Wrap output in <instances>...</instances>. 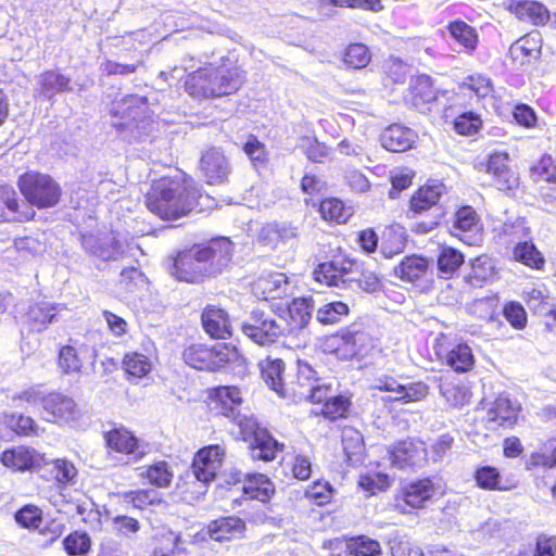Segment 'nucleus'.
I'll return each mask as SVG.
<instances>
[{"label": "nucleus", "mask_w": 556, "mask_h": 556, "mask_svg": "<svg viewBox=\"0 0 556 556\" xmlns=\"http://www.w3.org/2000/svg\"><path fill=\"white\" fill-rule=\"evenodd\" d=\"M245 523L238 517H224L212 521L207 532L212 540L217 542L239 539L243 535Z\"/></svg>", "instance_id": "bb28decb"}, {"label": "nucleus", "mask_w": 556, "mask_h": 556, "mask_svg": "<svg viewBox=\"0 0 556 556\" xmlns=\"http://www.w3.org/2000/svg\"><path fill=\"white\" fill-rule=\"evenodd\" d=\"M230 420L239 427L242 439L251 442L250 448L253 459L273 460L282 447V444H279L267 429L261 427L252 416L240 412L238 418H231Z\"/></svg>", "instance_id": "20e7f679"}, {"label": "nucleus", "mask_w": 556, "mask_h": 556, "mask_svg": "<svg viewBox=\"0 0 556 556\" xmlns=\"http://www.w3.org/2000/svg\"><path fill=\"white\" fill-rule=\"evenodd\" d=\"M495 275V264L493 260L483 254L477 256L471 262V270L467 276L470 285L479 287L484 282L491 280Z\"/></svg>", "instance_id": "c9c22d12"}, {"label": "nucleus", "mask_w": 556, "mask_h": 556, "mask_svg": "<svg viewBox=\"0 0 556 556\" xmlns=\"http://www.w3.org/2000/svg\"><path fill=\"white\" fill-rule=\"evenodd\" d=\"M53 472L60 484L66 485L75 482L77 469L73 463L66 459H55L53 462Z\"/></svg>", "instance_id": "6e6d98bb"}, {"label": "nucleus", "mask_w": 556, "mask_h": 556, "mask_svg": "<svg viewBox=\"0 0 556 556\" xmlns=\"http://www.w3.org/2000/svg\"><path fill=\"white\" fill-rule=\"evenodd\" d=\"M504 316L516 329H523L527 325V314L519 303H508L504 307Z\"/></svg>", "instance_id": "0e129e2a"}, {"label": "nucleus", "mask_w": 556, "mask_h": 556, "mask_svg": "<svg viewBox=\"0 0 556 556\" xmlns=\"http://www.w3.org/2000/svg\"><path fill=\"white\" fill-rule=\"evenodd\" d=\"M529 38H521L514 42L509 48V56L519 64H525L526 60L532 55L534 48L529 47Z\"/></svg>", "instance_id": "774afa93"}, {"label": "nucleus", "mask_w": 556, "mask_h": 556, "mask_svg": "<svg viewBox=\"0 0 556 556\" xmlns=\"http://www.w3.org/2000/svg\"><path fill=\"white\" fill-rule=\"evenodd\" d=\"M389 459L397 469L415 470L427 462V450L421 441L405 440L389 451Z\"/></svg>", "instance_id": "1a4fd4ad"}, {"label": "nucleus", "mask_w": 556, "mask_h": 556, "mask_svg": "<svg viewBox=\"0 0 556 556\" xmlns=\"http://www.w3.org/2000/svg\"><path fill=\"white\" fill-rule=\"evenodd\" d=\"M481 118L473 112L460 114L454 121V129L459 135L469 136L476 134L481 126Z\"/></svg>", "instance_id": "603ef678"}, {"label": "nucleus", "mask_w": 556, "mask_h": 556, "mask_svg": "<svg viewBox=\"0 0 556 556\" xmlns=\"http://www.w3.org/2000/svg\"><path fill=\"white\" fill-rule=\"evenodd\" d=\"M293 392L299 399H304L312 403H326L327 400L331 396L330 388L325 383H320L319 381L312 389H308V391L293 390Z\"/></svg>", "instance_id": "bf43d9fd"}, {"label": "nucleus", "mask_w": 556, "mask_h": 556, "mask_svg": "<svg viewBox=\"0 0 556 556\" xmlns=\"http://www.w3.org/2000/svg\"><path fill=\"white\" fill-rule=\"evenodd\" d=\"M444 186L442 184H435L430 186L421 187L410 199V208L415 213H422L427 210L435 207V211H441L437 207V204L443 194Z\"/></svg>", "instance_id": "7c9ffc66"}, {"label": "nucleus", "mask_w": 556, "mask_h": 556, "mask_svg": "<svg viewBox=\"0 0 556 556\" xmlns=\"http://www.w3.org/2000/svg\"><path fill=\"white\" fill-rule=\"evenodd\" d=\"M140 470V477L147 479L150 484L157 488L169 486L174 478V471L165 460H159L147 467H141Z\"/></svg>", "instance_id": "72a5a7b5"}, {"label": "nucleus", "mask_w": 556, "mask_h": 556, "mask_svg": "<svg viewBox=\"0 0 556 556\" xmlns=\"http://www.w3.org/2000/svg\"><path fill=\"white\" fill-rule=\"evenodd\" d=\"M509 155L507 152H494L490 154L486 162V173L493 177L494 185L498 190L509 191L518 186V176L508 165Z\"/></svg>", "instance_id": "4468645a"}, {"label": "nucleus", "mask_w": 556, "mask_h": 556, "mask_svg": "<svg viewBox=\"0 0 556 556\" xmlns=\"http://www.w3.org/2000/svg\"><path fill=\"white\" fill-rule=\"evenodd\" d=\"M428 268L426 258L417 255L405 257L395 268V275L402 280L414 282L421 278Z\"/></svg>", "instance_id": "f704fd0d"}, {"label": "nucleus", "mask_w": 556, "mask_h": 556, "mask_svg": "<svg viewBox=\"0 0 556 556\" xmlns=\"http://www.w3.org/2000/svg\"><path fill=\"white\" fill-rule=\"evenodd\" d=\"M479 218L470 206L459 208L454 217L453 228L460 232H471L479 229Z\"/></svg>", "instance_id": "8fccbe9b"}, {"label": "nucleus", "mask_w": 556, "mask_h": 556, "mask_svg": "<svg viewBox=\"0 0 556 556\" xmlns=\"http://www.w3.org/2000/svg\"><path fill=\"white\" fill-rule=\"evenodd\" d=\"M319 380L316 378V371L306 362H298L296 390L312 389Z\"/></svg>", "instance_id": "052dcab7"}, {"label": "nucleus", "mask_w": 556, "mask_h": 556, "mask_svg": "<svg viewBox=\"0 0 556 556\" xmlns=\"http://www.w3.org/2000/svg\"><path fill=\"white\" fill-rule=\"evenodd\" d=\"M257 296L264 300L281 299L290 292V281L283 273H269L257 278L253 286Z\"/></svg>", "instance_id": "f3484780"}, {"label": "nucleus", "mask_w": 556, "mask_h": 556, "mask_svg": "<svg viewBox=\"0 0 556 556\" xmlns=\"http://www.w3.org/2000/svg\"><path fill=\"white\" fill-rule=\"evenodd\" d=\"M244 79L243 71L238 67L210 65L189 74L185 87L197 98L223 97L236 92Z\"/></svg>", "instance_id": "7ed1b4c3"}, {"label": "nucleus", "mask_w": 556, "mask_h": 556, "mask_svg": "<svg viewBox=\"0 0 556 556\" xmlns=\"http://www.w3.org/2000/svg\"><path fill=\"white\" fill-rule=\"evenodd\" d=\"M15 519L24 528H38L41 522V513L35 506H25L16 513Z\"/></svg>", "instance_id": "69168bd1"}, {"label": "nucleus", "mask_w": 556, "mask_h": 556, "mask_svg": "<svg viewBox=\"0 0 556 556\" xmlns=\"http://www.w3.org/2000/svg\"><path fill=\"white\" fill-rule=\"evenodd\" d=\"M202 325L207 334L215 339H227L231 336V326L228 314L214 305L204 308L202 315Z\"/></svg>", "instance_id": "aec40b11"}, {"label": "nucleus", "mask_w": 556, "mask_h": 556, "mask_svg": "<svg viewBox=\"0 0 556 556\" xmlns=\"http://www.w3.org/2000/svg\"><path fill=\"white\" fill-rule=\"evenodd\" d=\"M520 406L505 396H498L488 410V422L503 428H511L518 417Z\"/></svg>", "instance_id": "a878e982"}, {"label": "nucleus", "mask_w": 556, "mask_h": 556, "mask_svg": "<svg viewBox=\"0 0 556 556\" xmlns=\"http://www.w3.org/2000/svg\"><path fill=\"white\" fill-rule=\"evenodd\" d=\"M354 266L355 262L353 260L340 257L320 263L313 274L318 282L340 287L351 285V278H344V276L353 273Z\"/></svg>", "instance_id": "ddd939ff"}, {"label": "nucleus", "mask_w": 556, "mask_h": 556, "mask_svg": "<svg viewBox=\"0 0 556 556\" xmlns=\"http://www.w3.org/2000/svg\"><path fill=\"white\" fill-rule=\"evenodd\" d=\"M243 151L252 161L254 166L265 164L267 161V152L265 146L255 137L250 136L243 146Z\"/></svg>", "instance_id": "13d9d810"}, {"label": "nucleus", "mask_w": 556, "mask_h": 556, "mask_svg": "<svg viewBox=\"0 0 556 556\" xmlns=\"http://www.w3.org/2000/svg\"><path fill=\"white\" fill-rule=\"evenodd\" d=\"M319 212L325 219L334 220L339 224L346 223L351 216V210L345 207L343 202L337 198L323 200Z\"/></svg>", "instance_id": "a19ab883"}, {"label": "nucleus", "mask_w": 556, "mask_h": 556, "mask_svg": "<svg viewBox=\"0 0 556 556\" xmlns=\"http://www.w3.org/2000/svg\"><path fill=\"white\" fill-rule=\"evenodd\" d=\"M389 549L392 556H425L422 551L412 545V543L399 534L388 541Z\"/></svg>", "instance_id": "864d4df0"}, {"label": "nucleus", "mask_w": 556, "mask_h": 556, "mask_svg": "<svg viewBox=\"0 0 556 556\" xmlns=\"http://www.w3.org/2000/svg\"><path fill=\"white\" fill-rule=\"evenodd\" d=\"M475 480L479 488L489 491H504L508 488L502 484V477L495 467L483 466L476 470Z\"/></svg>", "instance_id": "79ce46f5"}, {"label": "nucleus", "mask_w": 556, "mask_h": 556, "mask_svg": "<svg viewBox=\"0 0 556 556\" xmlns=\"http://www.w3.org/2000/svg\"><path fill=\"white\" fill-rule=\"evenodd\" d=\"M42 407L50 416L49 420L58 424L75 421L79 417V409L75 401L62 393L53 392L42 399Z\"/></svg>", "instance_id": "f8f14e48"}, {"label": "nucleus", "mask_w": 556, "mask_h": 556, "mask_svg": "<svg viewBox=\"0 0 556 556\" xmlns=\"http://www.w3.org/2000/svg\"><path fill=\"white\" fill-rule=\"evenodd\" d=\"M63 544L70 555H83L88 552L90 540L86 533L74 532L64 539Z\"/></svg>", "instance_id": "5fc2aeb1"}, {"label": "nucleus", "mask_w": 556, "mask_h": 556, "mask_svg": "<svg viewBox=\"0 0 556 556\" xmlns=\"http://www.w3.org/2000/svg\"><path fill=\"white\" fill-rule=\"evenodd\" d=\"M350 403L349 400L342 395H331L324 404V414L330 418L343 416L348 410Z\"/></svg>", "instance_id": "338daca9"}, {"label": "nucleus", "mask_w": 556, "mask_h": 556, "mask_svg": "<svg viewBox=\"0 0 556 556\" xmlns=\"http://www.w3.org/2000/svg\"><path fill=\"white\" fill-rule=\"evenodd\" d=\"M242 333L258 345H268L286 334V327L270 312L254 309L241 323Z\"/></svg>", "instance_id": "423d86ee"}, {"label": "nucleus", "mask_w": 556, "mask_h": 556, "mask_svg": "<svg viewBox=\"0 0 556 556\" xmlns=\"http://www.w3.org/2000/svg\"><path fill=\"white\" fill-rule=\"evenodd\" d=\"M40 86L39 92L51 99L59 92L72 90L71 79L55 71H46L37 77Z\"/></svg>", "instance_id": "473e14b6"}, {"label": "nucleus", "mask_w": 556, "mask_h": 556, "mask_svg": "<svg viewBox=\"0 0 556 556\" xmlns=\"http://www.w3.org/2000/svg\"><path fill=\"white\" fill-rule=\"evenodd\" d=\"M332 489L328 482H315L305 491V496L318 506L328 503L331 498Z\"/></svg>", "instance_id": "e2e57ef3"}, {"label": "nucleus", "mask_w": 556, "mask_h": 556, "mask_svg": "<svg viewBox=\"0 0 556 556\" xmlns=\"http://www.w3.org/2000/svg\"><path fill=\"white\" fill-rule=\"evenodd\" d=\"M231 242L227 238L213 239L180 252L170 274L181 281L199 282L205 276L220 274L231 261Z\"/></svg>", "instance_id": "f257e3e1"}, {"label": "nucleus", "mask_w": 556, "mask_h": 556, "mask_svg": "<svg viewBox=\"0 0 556 556\" xmlns=\"http://www.w3.org/2000/svg\"><path fill=\"white\" fill-rule=\"evenodd\" d=\"M440 393L453 407L464 406L469 401L467 390L453 382H442L440 384Z\"/></svg>", "instance_id": "3c124183"}, {"label": "nucleus", "mask_w": 556, "mask_h": 556, "mask_svg": "<svg viewBox=\"0 0 556 556\" xmlns=\"http://www.w3.org/2000/svg\"><path fill=\"white\" fill-rule=\"evenodd\" d=\"M534 181L544 180L556 186V161L551 155H544L531 169Z\"/></svg>", "instance_id": "49530a36"}, {"label": "nucleus", "mask_w": 556, "mask_h": 556, "mask_svg": "<svg viewBox=\"0 0 556 556\" xmlns=\"http://www.w3.org/2000/svg\"><path fill=\"white\" fill-rule=\"evenodd\" d=\"M464 263V255L456 249L443 247L438 255V268L442 275L451 277Z\"/></svg>", "instance_id": "37998d69"}, {"label": "nucleus", "mask_w": 556, "mask_h": 556, "mask_svg": "<svg viewBox=\"0 0 556 556\" xmlns=\"http://www.w3.org/2000/svg\"><path fill=\"white\" fill-rule=\"evenodd\" d=\"M428 395V386L424 382H413L402 384L400 401L403 403L416 402L425 399Z\"/></svg>", "instance_id": "680f3d73"}, {"label": "nucleus", "mask_w": 556, "mask_h": 556, "mask_svg": "<svg viewBox=\"0 0 556 556\" xmlns=\"http://www.w3.org/2000/svg\"><path fill=\"white\" fill-rule=\"evenodd\" d=\"M226 451L222 445H208L200 450L192 463V475L203 484L212 482L219 471Z\"/></svg>", "instance_id": "6e6552de"}, {"label": "nucleus", "mask_w": 556, "mask_h": 556, "mask_svg": "<svg viewBox=\"0 0 556 556\" xmlns=\"http://www.w3.org/2000/svg\"><path fill=\"white\" fill-rule=\"evenodd\" d=\"M448 31L466 50L472 51L477 47L478 35L476 29L463 21H455L448 25Z\"/></svg>", "instance_id": "58836bf2"}, {"label": "nucleus", "mask_w": 556, "mask_h": 556, "mask_svg": "<svg viewBox=\"0 0 556 556\" xmlns=\"http://www.w3.org/2000/svg\"><path fill=\"white\" fill-rule=\"evenodd\" d=\"M123 367L128 375L141 378L151 370V363L146 355L134 352L125 355Z\"/></svg>", "instance_id": "09e8293b"}, {"label": "nucleus", "mask_w": 556, "mask_h": 556, "mask_svg": "<svg viewBox=\"0 0 556 556\" xmlns=\"http://www.w3.org/2000/svg\"><path fill=\"white\" fill-rule=\"evenodd\" d=\"M417 134L405 126L393 124L381 134L380 141L384 149L391 152H403L413 147Z\"/></svg>", "instance_id": "6ab92c4d"}, {"label": "nucleus", "mask_w": 556, "mask_h": 556, "mask_svg": "<svg viewBox=\"0 0 556 556\" xmlns=\"http://www.w3.org/2000/svg\"><path fill=\"white\" fill-rule=\"evenodd\" d=\"M200 197L194 181L184 174L162 177L147 194L146 203L150 212L162 219H177L187 215Z\"/></svg>", "instance_id": "f03ea898"}, {"label": "nucleus", "mask_w": 556, "mask_h": 556, "mask_svg": "<svg viewBox=\"0 0 556 556\" xmlns=\"http://www.w3.org/2000/svg\"><path fill=\"white\" fill-rule=\"evenodd\" d=\"M515 12L520 20H528L534 25H544L549 20V12L546 7L535 1L518 2Z\"/></svg>", "instance_id": "e433bc0d"}, {"label": "nucleus", "mask_w": 556, "mask_h": 556, "mask_svg": "<svg viewBox=\"0 0 556 556\" xmlns=\"http://www.w3.org/2000/svg\"><path fill=\"white\" fill-rule=\"evenodd\" d=\"M341 339L351 356H364L375 346L374 338L358 325L346 328L342 332Z\"/></svg>", "instance_id": "b1692460"}, {"label": "nucleus", "mask_w": 556, "mask_h": 556, "mask_svg": "<svg viewBox=\"0 0 556 556\" xmlns=\"http://www.w3.org/2000/svg\"><path fill=\"white\" fill-rule=\"evenodd\" d=\"M61 308L60 304L40 302L29 306L27 312V323L33 331L41 332L49 324L55 321L56 312Z\"/></svg>", "instance_id": "cd10ccee"}, {"label": "nucleus", "mask_w": 556, "mask_h": 556, "mask_svg": "<svg viewBox=\"0 0 556 556\" xmlns=\"http://www.w3.org/2000/svg\"><path fill=\"white\" fill-rule=\"evenodd\" d=\"M214 409L229 419L238 418L242 404L241 392L237 387H218L213 390Z\"/></svg>", "instance_id": "412c9836"}, {"label": "nucleus", "mask_w": 556, "mask_h": 556, "mask_svg": "<svg viewBox=\"0 0 556 556\" xmlns=\"http://www.w3.org/2000/svg\"><path fill=\"white\" fill-rule=\"evenodd\" d=\"M242 479H244L242 490L248 498L266 503L275 492L273 483L262 473L250 475L237 471L233 476V483L241 482Z\"/></svg>", "instance_id": "dca6fc26"}, {"label": "nucleus", "mask_w": 556, "mask_h": 556, "mask_svg": "<svg viewBox=\"0 0 556 556\" xmlns=\"http://www.w3.org/2000/svg\"><path fill=\"white\" fill-rule=\"evenodd\" d=\"M493 91L491 78L480 73L465 77L458 85L459 94L469 96L471 99L475 97L477 102L491 96Z\"/></svg>", "instance_id": "c85d7f7f"}, {"label": "nucleus", "mask_w": 556, "mask_h": 556, "mask_svg": "<svg viewBox=\"0 0 556 556\" xmlns=\"http://www.w3.org/2000/svg\"><path fill=\"white\" fill-rule=\"evenodd\" d=\"M18 187L27 202L38 208L54 206L61 197L59 184L51 176L37 172L22 175Z\"/></svg>", "instance_id": "39448f33"}, {"label": "nucleus", "mask_w": 556, "mask_h": 556, "mask_svg": "<svg viewBox=\"0 0 556 556\" xmlns=\"http://www.w3.org/2000/svg\"><path fill=\"white\" fill-rule=\"evenodd\" d=\"M349 314L348 304L341 301L327 303L319 307L316 313V319L324 325L339 323L343 316Z\"/></svg>", "instance_id": "a18cd8bd"}, {"label": "nucleus", "mask_w": 556, "mask_h": 556, "mask_svg": "<svg viewBox=\"0 0 556 556\" xmlns=\"http://www.w3.org/2000/svg\"><path fill=\"white\" fill-rule=\"evenodd\" d=\"M313 313V301L311 299L299 298L294 299L288 306V327H286V334L299 332L303 342H306L307 334L304 329L308 325Z\"/></svg>", "instance_id": "2eb2a0df"}, {"label": "nucleus", "mask_w": 556, "mask_h": 556, "mask_svg": "<svg viewBox=\"0 0 556 556\" xmlns=\"http://www.w3.org/2000/svg\"><path fill=\"white\" fill-rule=\"evenodd\" d=\"M96 352L85 344L79 346L65 345L59 353V365L66 375L77 374L81 370L86 359L94 361Z\"/></svg>", "instance_id": "4be33fe9"}, {"label": "nucleus", "mask_w": 556, "mask_h": 556, "mask_svg": "<svg viewBox=\"0 0 556 556\" xmlns=\"http://www.w3.org/2000/svg\"><path fill=\"white\" fill-rule=\"evenodd\" d=\"M180 544V535L167 530L162 535V545L156 547L153 556H176L181 548Z\"/></svg>", "instance_id": "4d7b16f0"}, {"label": "nucleus", "mask_w": 556, "mask_h": 556, "mask_svg": "<svg viewBox=\"0 0 556 556\" xmlns=\"http://www.w3.org/2000/svg\"><path fill=\"white\" fill-rule=\"evenodd\" d=\"M285 369V364L279 358H266L261 364L262 377L266 384L279 394L281 397L287 396V390L285 389L282 372Z\"/></svg>", "instance_id": "2f4dec72"}, {"label": "nucleus", "mask_w": 556, "mask_h": 556, "mask_svg": "<svg viewBox=\"0 0 556 556\" xmlns=\"http://www.w3.org/2000/svg\"><path fill=\"white\" fill-rule=\"evenodd\" d=\"M199 168L210 185L224 184L231 174V164L228 157L216 147L207 148L202 152Z\"/></svg>", "instance_id": "9d476101"}, {"label": "nucleus", "mask_w": 556, "mask_h": 556, "mask_svg": "<svg viewBox=\"0 0 556 556\" xmlns=\"http://www.w3.org/2000/svg\"><path fill=\"white\" fill-rule=\"evenodd\" d=\"M438 492L432 479L424 478L412 481L402 488V498L412 508H422Z\"/></svg>", "instance_id": "a211bd4d"}, {"label": "nucleus", "mask_w": 556, "mask_h": 556, "mask_svg": "<svg viewBox=\"0 0 556 556\" xmlns=\"http://www.w3.org/2000/svg\"><path fill=\"white\" fill-rule=\"evenodd\" d=\"M346 549L354 556H380L381 544L367 535H357L346 541Z\"/></svg>", "instance_id": "4c0bfd02"}, {"label": "nucleus", "mask_w": 556, "mask_h": 556, "mask_svg": "<svg viewBox=\"0 0 556 556\" xmlns=\"http://www.w3.org/2000/svg\"><path fill=\"white\" fill-rule=\"evenodd\" d=\"M26 211H20L16 192L9 187H0V219L24 222L34 217L35 212L25 203Z\"/></svg>", "instance_id": "5701e85b"}, {"label": "nucleus", "mask_w": 556, "mask_h": 556, "mask_svg": "<svg viewBox=\"0 0 556 556\" xmlns=\"http://www.w3.org/2000/svg\"><path fill=\"white\" fill-rule=\"evenodd\" d=\"M514 258L529 267L541 268L544 257L532 242L518 243L514 249Z\"/></svg>", "instance_id": "c03bdc74"}, {"label": "nucleus", "mask_w": 556, "mask_h": 556, "mask_svg": "<svg viewBox=\"0 0 556 556\" xmlns=\"http://www.w3.org/2000/svg\"><path fill=\"white\" fill-rule=\"evenodd\" d=\"M232 354L233 351L223 343L212 346L199 343L187 346L184 350L182 358L192 368L215 371L224 367Z\"/></svg>", "instance_id": "0eeeda50"}, {"label": "nucleus", "mask_w": 556, "mask_h": 556, "mask_svg": "<svg viewBox=\"0 0 556 556\" xmlns=\"http://www.w3.org/2000/svg\"><path fill=\"white\" fill-rule=\"evenodd\" d=\"M124 253V248L118 236L111 231L102 233V245L93 250V255L102 261H115Z\"/></svg>", "instance_id": "ea45409f"}, {"label": "nucleus", "mask_w": 556, "mask_h": 556, "mask_svg": "<svg viewBox=\"0 0 556 556\" xmlns=\"http://www.w3.org/2000/svg\"><path fill=\"white\" fill-rule=\"evenodd\" d=\"M446 340L447 338L444 334H441V337L435 340V354L457 372L470 370L475 364L471 348L466 343H457L447 348L444 346Z\"/></svg>", "instance_id": "9b49d317"}, {"label": "nucleus", "mask_w": 556, "mask_h": 556, "mask_svg": "<svg viewBox=\"0 0 556 556\" xmlns=\"http://www.w3.org/2000/svg\"><path fill=\"white\" fill-rule=\"evenodd\" d=\"M106 443L111 450L131 456V459L138 460L144 454V448L138 440L125 429H115L106 435Z\"/></svg>", "instance_id": "393cba45"}, {"label": "nucleus", "mask_w": 556, "mask_h": 556, "mask_svg": "<svg viewBox=\"0 0 556 556\" xmlns=\"http://www.w3.org/2000/svg\"><path fill=\"white\" fill-rule=\"evenodd\" d=\"M1 462L5 467L18 471L31 469L38 464V457L34 450L17 446L12 450L4 451L1 455Z\"/></svg>", "instance_id": "c756f323"}, {"label": "nucleus", "mask_w": 556, "mask_h": 556, "mask_svg": "<svg viewBox=\"0 0 556 556\" xmlns=\"http://www.w3.org/2000/svg\"><path fill=\"white\" fill-rule=\"evenodd\" d=\"M369 49L363 43L350 45L344 53V63L352 68H364L370 62Z\"/></svg>", "instance_id": "de8ad7c7"}]
</instances>
